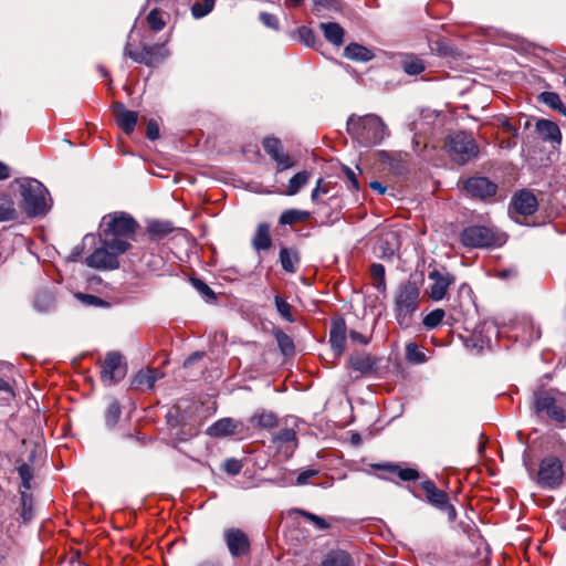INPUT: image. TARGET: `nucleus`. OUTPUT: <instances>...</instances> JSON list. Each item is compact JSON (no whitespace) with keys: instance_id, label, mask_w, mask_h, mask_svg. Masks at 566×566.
<instances>
[{"instance_id":"1","label":"nucleus","mask_w":566,"mask_h":566,"mask_svg":"<svg viewBox=\"0 0 566 566\" xmlns=\"http://www.w3.org/2000/svg\"><path fill=\"white\" fill-rule=\"evenodd\" d=\"M138 223L128 213L116 211L103 217L99 224V241L117 252H126L135 237Z\"/></svg>"},{"instance_id":"2","label":"nucleus","mask_w":566,"mask_h":566,"mask_svg":"<svg viewBox=\"0 0 566 566\" xmlns=\"http://www.w3.org/2000/svg\"><path fill=\"white\" fill-rule=\"evenodd\" d=\"M347 133L360 146L371 147L380 144L388 135L387 126L375 114L357 116L352 114L346 123Z\"/></svg>"},{"instance_id":"3","label":"nucleus","mask_w":566,"mask_h":566,"mask_svg":"<svg viewBox=\"0 0 566 566\" xmlns=\"http://www.w3.org/2000/svg\"><path fill=\"white\" fill-rule=\"evenodd\" d=\"M22 198V208L29 217H38L46 213L51 208V198L42 182L34 178L17 179Z\"/></svg>"},{"instance_id":"4","label":"nucleus","mask_w":566,"mask_h":566,"mask_svg":"<svg viewBox=\"0 0 566 566\" xmlns=\"http://www.w3.org/2000/svg\"><path fill=\"white\" fill-rule=\"evenodd\" d=\"M420 290L416 282L407 281L398 286L395 296V317L402 328H408L419 308Z\"/></svg>"},{"instance_id":"5","label":"nucleus","mask_w":566,"mask_h":566,"mask_svg":"<svg viewBox=\"0 0 566 566\" xmlns=\"http://www.w3.org/2000/svg\"><path fill=\"white\" fill-rule=\"evenodd\" d=\"M446 149L449 157L459 165L469 163L479 154L476 142L464 132L450 135L446 142Z\"/></svg>"},{"instance_id":"6","label":"nucleus","mask_w":566,"mask_h":566,"mask_svg":"<svg viewBox=\"0 0 566 566\" xmlns=\"http://www.w3.org/2000/svg\"><path fill=\"white\" fill-rule=\"evenodd\" d=\"M532 479L539 488L545 490H555L560 486L564 480V468L560 459L555 455L542 459Z\"/></svg>"},{"instance_id":"7","label":"nucleus","mask_w":566,"mask_h":566,"mask_svg":"<svg viewBox=\"0 0 566 566\" xmlns=\"http://www.w3.org/2000/svg\"><path fill=\"white\" fill-rule=\"evenodd\" d=\"M495 232L484 226H470L460 233V242L467 248H489L496 244Z\"/></svg>"},{"instance_id":"8","label":"nucleus","mask_w":566,"mask_h":566,"mask_svg":"<svg viewBox=\"0 0 566 566\" xmlns=\"http://www.w3.org/2000/svg\"><path fill=\"white\" fill-rule=\"evenodd\" d=\"M126 370V364L123 363L120 354L108 353L102 365L101 379L104 385H114L125 377Z\"/></svg>"},{"instance_id":"9","label":"nucleus","mask_w":566,"mask_h":566,"mask_svg":"<svg viewBox=\"0 0 566 566\" xmlns=\"http://www.w3.org/2000/svg\"><path fill=\"white\" fill-rule=\"evenodd\" d=\"M123 253L101 243V247L86 258V264L98 270H115L119 268L118 256Z\"/></svg>"},{"instance_id":"10","label":"nucleus","mask_w":566,"mask_h":566,"mask_svg":"<svg viewBox=\"0 0 566 566\" xmlns=\"http://www.w3.org/2000/svg\"><path fill=\"white\" fill-rule=\"evenodd\" d=\"M223 539L232 557L248 555L251 548L249 536L240 528L230 527L224 530Z\"/></svg>"},{"instance_id":"11","label":"nucleus","mask_w":566,"mask_h":566,"mask_svg":"<svg viewBox=\"0 0 566 566\" xmlns=\"http://www.w3.org/2000/svg\"><path fill=\"white\" fill-rule=\"evenodd\" d=\"M534 411L536 415L546 413L552 420L556 422L565 421L564 410L556 403L554 397L541 392L534 396Z\"/></svg>"},{"instance_id":"12","label":"nucleus","mask_w":566,"mask_h":566,"mask_svg":"<svg viewBox=\"0 0 566 566\" xmlns=\"http://www.w3.org/2000/svg\"><path fill=\"white\" fill-rule=\"evenodd\" d=\"M464 189L472 197L486 199L496 193L497 186L486 177H472L464 182Z\"/></svg>"},{"instance_id":"13","label":"nucleus","mask_w":566,"mask_h":566,"mask_svg":"<svg viewBox=\"0 0 566 566\" xmlns=\"http://www.w3.org/2000/svg\"><path fill=\"white\" fill-rule=\"evenodd\" d=\"M511 206L521 216H532L537 210L538 201L532 191L523 189L513 196Z\"/></svg>"},{"instance_id":"14","label":"nucleus","mask_w":566,"mask_h":566,"mask_svg":"<svg viewBox=\"0 0 566 566\" xmlns=\"http://www.w3.org/2000/svg\"><path fill=\"white\" fill-rule=\"evenodd\" d=\"M429 279L433 281L430 286V298L433 301H441L449 289V286L454 282V276L448 272H440L438 270H433L429 273Z\"/></svg>"},{"instance_id":"15","label":"nucleus","mask_w":566,"mask_h":566,"mask_svg":"<svg viewBox=\"0 0 566 566\" xmlns=\"http://www.w3.org/2000/svg\"><path fill=\"white\" fill-rule=\"evenodd\" d=\"M346 332L347 327L343 318H337L332 322L329 329V344L335 357H340L345 350Z\"/></svg>"},{"instance_id":"16","label":"nucleus","mask_w":566,"mask_h":566,"mask_svg":"<svg viewBox=\"0 0 566 566\" xmlns=\"http://www.w3.org/2000/svg\"><path fill=\"white\" fill-rule=\"evenodd\" d=\"M113 108L117 125L127 135L132 134L137 125L138 113L126 109L124 104L120 102H116Z\"/></svg>"},{"instance_id":"17","label":"nucleus","mask_w":566,"mask_h":566,"mask_svg":"<svg viewBox=\"0 0 566 566\" xmlns=\"http://www.w3.org/2000/svg\"><path fill=\"white\" fill-rule=\"evenodd\" d=\"M535 127L544 142L556 146L562 144V132L555 122L542 118L536 122Z\"/></svg>"},{"instance_id":"18","label":"nucleus","mask_w":566,"mask_h":566,"mask_svg":"<svg viewBox=\"0 0 566 566\" xmlns=\"http://www.w3.org/2000/svg\"><path fill=\"white\" fill-rule=\"evenodd\" d=\"M169 54L166 44H151L143 46V57L139 59V63L148 66H155L160 64Z\"/></svg>"},{"instance_id":"19","label":"nucleus","mask_w":566,"mask_h":566,"mask_svg":"<svg viewBox=\"0 0 566 566\" xmlns=\"http://www.w3.org/2000/svg\"><path fill=\"white\" fill-rule=\"evenodd\" d=\"M421 488L426 493L427 502L440 510L442 506H446V503L449 501V495L437 488L433 481L426 480L421 482Z\"/></svg>"},{"instance_id":"20","label":"nucleus","mask_w":566,"mask_h":566,"mask_svg":"<svg viewBox=\"0 0 566 566\" xmlns=\"http://www.w3.org/2000/svg\"><path fill=\"white\" fill-rule=\"evenodd\" d=\"M163 377L164 373L158 368L142 369L135 375L133 385L138 389H153L155 382Z\"/></svg>"},{"instance_id":"21","label":"nucleus","mask_w":566,"mask_h":566,"mask_svg":"<svg viewBox=\"0 0 566 566\" xmlns=\"http://www.w3.org/2000/svg\"><path fill=\"white\" fill-rule=\"evenodd\" d=\"M238 422L231 418H222L213 422L208 429L207 434L213 438H224L235 433Z\"/></svg>"},{"instance_id":"22","label":"nucleus","mask_w":566,"mask_h":566,"mask_svg":"<svg viewBox=\"0 0 566 566\" xmlns=\"http://www.w3.org/2000/svg\"><path fill=\"white\" fill-rule=\"evenodd\" d=\"M319 29L327 42L334 46H342L344 44L345 30L339 23L336 22H322Z\"/></svg>"},{"instance_id":"23","label":"nucleus","mask_w":566,"mask_h":566,"mask_svg":"<svg viewBox=\"0 0 566 566\" xmlns=\"http://www.w3.org/2000/svg\"><path fill=\"white\" fill-rule=\"evenodd\" d=\"M249 422L253 428L270 430L277 426L279 420L274 412L260 409L250 417Z\"/></svg>"},{"instance_id":"24","label":"nucleus","mask_w":566,"mask_h":566,"mask_svg":"<svg viewBox=\"0 0 566 566\" xmlns=\"http://www.w3.org/2000/svg\"><path fill=\"white\" fill-rule=\"evenodd\" d=\"M374 469L382 470L389 473L397 474L401 481H416L419 479V472L412 468H402L399 464L386 463V464H374Z\"/></svg>"},{"instance_id":"25","label":"nucleus","mask_w":566,"mask_h":566,"mask_svg":"<svg viewBox=\"0 0 566 566\" xmlns=\"http://www.w3.org/2000/svg\"><path fill=\"white\" fill-rule=\"evenodd\" d=\"M252 247L255 251H265L272 247L270 224L262 222L256 227L252 238Z\"/></svg>"},{"instance_id":"26","label":"nucleus","mask_w":566,"mask_h":566,"mask_svg":"<svg viewBox=\"0 0 566 566\" xmlns=\"http://www.w3.org/2000/svg\"><path fill=\"white\" fill-rule=\"evenodd\" d=\"M344 56L356 62H368L375 57V54L368 48L354 42L344 49Z\"/></svg>"},{"instance_id":"27","label":"nucleus","mask_w":566,"mask_h":566,"mask_svg":"<svg viewBox=\"0 0 566 566\" xmlns=\"http://www.w3.org/2000/svg\"><path fill=\"white\" fill-rule=\"evenodd\" d=\"M350 367L361 374H368L376 369L375 359L368 354H355L349 357Z\"/></svg>"},{"instance_id":"28","label":"nucleus","mask_w":566,"mask_h":566,"mask_svg":"<svg viewBox=\"0 0 566 566\" xmlns=\"http://www.w3.org/2000/svg\"><path fill=\"white\" fill-rule=\"evenodd\" d=\"M33 305L41 313L50 312L55 306V297L48 289L39 290L34 296Z\"/></svg>"},{"instance_id":"29","label":"nucleus","mask_w":566,"mask_h":566,"mask_svg":"<svg viewBox=\"0 0 566 566\" xmlns=\"http://www.w3.org/2000/svg\"><path fill=\"white\" fill-rule=\"evenodd\" d=\"M280 262L285 272L295 273L300 263L297 251L294 249L282 248L280 250Z\"/></svg>"},{"instance_id":"30","label":"nucleus","mask_w":566,"mask_h":566,"mask_svg":"<svg viewBox=\"0 0 566 566\" xmlns=\"http://www.w3.org/2000/svg\"><path fill=\"white\" fill-rule=\"evenodd\" d=\"M322 566H354V562L348 553L339 549L328 553Z\"/></svg>"},{"instance_id":"31","label":"nucleus","mask_w":566,"mask_h":566,"mask_svg":"<svg viewBox=\"0 0 566 566\" xmlns=\"http://www.w3.org/2000/svg\"><path fill=\"white\" fill-rule=\"evenodd\" d=\"M311 217V213L305 210L287 209L284 210L279 219L282 226H292L294 223L306 221Z\"/></svg>"},{"instance_id":"32","label":"nucleus","mask_w":566,"mask_h":566,"mask_svg":"<svg viewBox=\"0 0 566 566\" xmlns=\"http://www.w3.org/2000/svg\"><path fill=\"white\" fill-rule=\"evenodd\" d=\"M311 174L306 170L295 174L289 181L287 190L284 191L286 196L296 195L310 180Z\"/></svg>"},{"instance_id":"33","label":"nucleus","mask_w":566,"mask_h":566,"mask_svg":"<svg viewBox=\"0 0 566 566\" xmlns=\"http://www.w3.org/2000/svg\"><path fill=\"white\" fill-rule=\"evenodd\" d=\"M539 101L548 107L557 111L560 115L566 116V106L562 102L559 95L555 92H543Z\"/></svg>"},{"instance_id":"34","label":"nucleus","mask_w":566,"mask_h":566,"mask_svg":"<svg viewBox=\"0 0 566 566\" xmlns=\"http://www.w3.org/2000/svg\"><path fill=\"white\" fill-rule=\"evenodd\" d=\"M274 337L277 346L284 356L292 355L294 353V342L290 335L284 333L282 329L274 331Z\"/></svg>"},{"instance_id":"35","label":"nucleus","mask_w":566,"mask_h":566,"mask_svg":"<svg viewBox=\"0 0 566 566\" xmlns=\"http://www.w3.org/2000/svg\"><path fill=\"white\" fill-rule=\"evenodd\" d=\"M402 69L409 75H418L424 71V64L421 59L407 55L402 61Z\"/></svg>"},{"instance_id":"36","label":"nucleus","mask_w":566,"mask_h":566,"mask_svg":"<svg viewBox=\"0 0 566 566\" xmlns=\"http://www.w3.org/2000/svg\"><path fill=\"white\" fill-rule=\"evenodd\" d=\"M274 443L279 447H283L285 444H293V448L297 446L296 432L292 428L281 429L273 438Z\"/></svg>"},{"instance_id":"37","label":"nucleus","mask_w":566,"mask_h":566,"mask_svg":"<svg viewBox=\"0 0 566 566\" xmlns=\"http://www.w3.org/2000/svg\"><path fill=\"white\" fill-rule=\"evenodd\" d=\"M21 496V516L24 522H29L33 517V499L32 494L25 492V490H20Z\"/></svg>"},{"instance_id":"38","label":"nucleus","mask_w":566,"mask_h":566,"mask_svg":"<svg viewBox=\"0 0 566 566\" xmlns=\"http://www.w3.org/2000/svg\"><path fill=\"white\" fill-rule=\"evenodd\" d=\"M370 275L375 281V287L384 292L386 290L385 266L380 263H373L370 265Z\"/></svg>"},{"instance_id":"39","label":"nucleus","mask_w":566,"mask_h":566,"mask_svg":"<svg viewBox=\"0 0 566 566\" xmlns=\"http://www.w3.org/2000/svg\"><path fill=\"white\" fill-rule=\"evenodd\" d=\"M406 358L411 364H423L427 360L424 353L416 343H409L406 346Z\"/></svg>"},{"instance_id":"40","label":"nucleus","mask_w":566,"mask_h":566,"mask_svg":"<svg viewBox=\"0 0 566 566\" xmlns=\"http://www.w3.org/2000/svg\"><path fill=\"white\" fill-rule=\"evenodd\" d=\"M18 218V211L11 199L0 201V222L13 221Z\"/></svg>"},{"instance_id":"41","label":"nucleus","mask_w":566,"mask_h":566,"mask_svg":"<svg viewBox=\"0 0 566 566\" xmlns=\"http://www.w3.org/2000/svg\"><path fill=\"white\" fill-rule=\"evenodd\" d=\"M274 303L280 316L289 323H294L295 318L292 314V306L280 295L274 296Z\"/></svg>"},{"instance_id":"42","label":"nucleus","mask_w":566,"mask_h":566,"mask_svg":"<svg viewBox=\"0 0 566 566\" xmlns=\"http://www.w3.org/2000/svg\"><path fill=\"white\" fill-rule=\"evenodd\" d=\"M17 470L21 479L20 490H25V492H29L31 490V481L33 480L32 467L28 463H22L17 468Z\"/></svg>"},{"instance_id":"43","label":"nucleus","mask_w":566,"mask_h":566,"mask_svg":"<svg viewBox=\"0 0 566 566\" xmlns=\"http://www.w3.org/2000/svg\"><path fill=\"white\" fill-rule=\"evenodd\" d=\"M191 284L198 291V293L205 298L206 302L211 303L217 300L213 290L210 286H208L202 280L191 279Z\"/></svg>"},{"instance_id":"44","label":"nucleus","mask_w":566,"mask_h":566,"mask_svg":"<svg viewBox=\"0 0 566 566\" xmlns=\"http://www.w3.org/2000/svg\"><path fill=\"white\" fill-rule=\"evenodd\" d=\"M120 406L118 403V401L116 400H113L107 409H106V412H105V422H106V426L108 428H113L115 427V424L117 423V421L119 420V417H120Z\"/></svg>"},{"instance_id":"45","label":"nucleus","mask_w":566,"mask_h":566,"mask_svg":"<svg viewBox=\"0 0 566 566\" xmlns=\"http://www.w3.org/2000/svg\"><path fill=\"white\" fill-rule=\"evenodd\" d=\"M444 315L446 313L442 308H436L424 316L422 324L426 328L433 329L440 325Z\"/></svg>"},{"instance_id":"46","label":"nucleus","mask_w":566,"mask_h":566,"mask_svg":"<svg viewBox=\"0 0 566 566\" xmlns=\"http://www.w3.org/2000/svg\"><path fill=\"white\" fill-rule=\"evenodd\" d=\"M172 231L170 222L154 221L148 226L149 234L158 238H163Z\"/></svg>"},{"instance_id":"47","label":"nucleus","mask_w":566,"mask_h":566,"mask_svg":"<svg viewBox=\"0 0 566 566\" xmlns=\"http://www.w3.org/2000/svg\"><path fill=\"white\" fill-rule=\"evenodd\" d=\"M213 6V0H203L202 2H196L191 7V13L196 19L203 18L212 11Z\"/></svg>"},{"instance_id":"48","label":"nucleus","mask_w":566,"mask_h":566,"mask_svg":"<svg viewBox=\"0 0 566 566\" xmlns=\"http://www.w3.org/2000/svg\"><path fill=\"white\" fill-rule=\"evenodd\" d=\"M263 148L265 153L271 157H277V155L283 150L281 140L275 137H266L262 142Z\"/></svg>"},{"instance_id":"49","label":"nucleus","mask_w":566,"mask_h":566,"mask_svg":"<svg viewBox=\"0 0 566 566\" xmlns=\"http://www.w3.org/2000/svg\"><path fill=\"white\" fill-rule=\"evenodd\" d=\"M300 515L311 522L317 530L324 531L331 527V524L322 516L315 515L304 510L296 511Z\"/></svg>"},{"instance_id":"50","label":"nucleus","mask_w":566,"mask_h":566,"mask_svg":"<svg viewBox=\"0 0 566 566\" xmlns=\"http://www.w3.org/2000/svg\"><path fill=\"white\" fill-rule=\"evenodd\" d=\"M296 34L298 38V41L302 42L304 45L312 48L315 44V34L314 31L308 27H300L296 30Z\"/></svg>"},{"instance_id":"51","label":"nucleus","mask_w":566,"mask_h":566,"mask_svg":"<svg viewBox=\"0 0 566 566\" xmlns=\"http://www.w3.org/2000/svg\"><path fill=\"white\" fill-rule=\"evenodd\" d=\"M147 22L151 30L158 32L163 30L166 22L161 18V12L158 9H153L147 15Z\"/></svg>"},{"instance_id":"52","label":"nucleus","mask_w":566,"mask_h":566,"mask_svg":"<svg viewBox=\"0 0 566 566\" xmlns=\"http://www.w3.org/2000/svg\"><path fill=\"white\" fill-rule=\"evenodd\" d=\"M272 159L277 164V172H282L283 170L292 168L295 164L294 160L283 150L277 155V157H274Z\"/></svg>"},{"instance_id":"53","label":"nucleus","mask_w":566,"mask_h":566,"mask_svg":"<svg viewBox=\"0 0 566 566\" xmlns=\"http://www.w3.org/2000/svg\"><path fill=\"white\" fill-rule=\"evenodd\" d=\"M222 469L230 475H237L241 472L242 463L238 459L230 458L223 462Z\"/></svg>"},{"instance_id":"54","label":"nucleus","mask_w":566,"mask_h":566,"mask_svg":"<svg viewBox=\"0 0 566 566\" xmlns=\"http://www.w3.org/2000/svg\"><path fill=\"white\" fill-rule=\"evenodd\" d=\"M77 297L82 301V303H84L85 305H88V306H106L107 305V302H105L104 300L95 296V295H92V294H78Z\"/></svg>"},{"instance_id":"55","label":"nucleus","mask_w":566,"mask_h":566,"mask_svg":"<svg viewBox=\"0 0 566 566\" xmlns=\"http://www.w3.org/2000/svg\"><path fill=\"white\" fill-rule=\"evenodd\" d=\"M259 19L265 27L271 28L273 30L279 29V20L274 14L261 12Z\"/></svg>"},{"instance_id":"56","label":"nucleus","mask_w":566,"mask_h":566,"mask_svg":"<svg viewBox=\"0 0 566 566\" xmlns=\"http://www.w3.org/2000/svg\"><path fill=\"white\" fill-rule=\"evenodd\" d=\"M146 136L150 140H156L159 138L160 134H159V125H158L157 120L150 119L147 123Z\"/></svg>"},{"instance_id":"57","label":"nucleus","mask_w":566,"mask_h":566,"mask_svg":"<svg viewBox=\"0 0 566 566\" xmlns=\"http://www.w3.org/2000/svg\"><path fill=\"white\" fill-rule=\"evenodd\" d=\"M314 4L317 10H319V9L338 10L340 7L339 0H314Z\"/></svg>"},{"instance_id":"58","label":"nucleus","mask_w":566,"mask_h":566,"mask_svg":"<svg viewBox=\"0 0 566 566\" xmlns=\"http://www.w3.org/2000/svg\"><path fill=\"white\" fill-rule=\"evenodd\" d=\"M316 474L317 471L314 469L305 470L297 475L296 484L304 485L310 481L311 478L315 476Z\"/></svg>"},{"instance_id":"59","label":"nucleus","mask_w":566,"mask_h":566,"mask_svg":"<svg viewBox=\"0 0 566 566\" xmlns=\"http://www.w3.org/2000/svg\"><path fill=\"white\" fill-rule=\"evenodd\" d=\"M323 184H324L323 179L319 178L316 182V187L312 191V195H311L312 201L317 202L319 196L322 193L327 192V189L323 187Z\"/></svg>"},{"instance_id":"60","label":"nucleus","mask_w":566,"mask_h":566,"mask_svg":"<svg viewBox=\"0 0 566 566\" xmlns=\"http://www.w3.org/2000/svg\"><path fill=\"white\" fill-rule=\"evenodd\" d=\"M344 171H345V175H346L348 181L350 182V188L353 190H358L359 184H358L356 174L348 167H346Z\"/></svg>"},{"instance_id":"61","label":"nucleus","mask_w":566,"mask_h":566,"mask_svg":"<svg viewBox=\"0 0 566 566\" xmlns=\"http://www.w3.org/2000/svg\"><path fill=\"white\" fill-rule=\"evenodd\" d=\"M501 127L503 128L504 132L512 134L514 138L517 137V129L511 124V122L507 118H503L501 120Z\"/></svg>"},{"instance_id":"62","label":"nucleus","mask_w":566,"mask_h":566,"mask_svg":"<svg viewBox=\"0 0 566 566\" xmlns=\"http://www.w3.org/2000/svg\"><path fill=\"white\" fill-rule=\"evenodd\" d=\"M349 337L352 340L357 342L363 345H367L369 343V338L367 336H365L356 331H352L349 333Z\"/></svg>"},{"instance_id":"63","label":"nucleus","mask_w":566,"mask_h":566,"mask_svg":"<svg viewBox=\"0 0 566 566\" xmlns=\"http://www.w3.org/2000/svg\"><path fill=\"white\" fill-rule=\"evenodd\" d=\"M205 356V353L203 352H196L193 354H191L184 363V366L185 367H190L192 366L195 363H197L198 360H200L202 357Z\"/></svg>"},{"instance_id":"64","label":"nucleus","mask_w":566,"mask_h":566,"mask_svg":"<svg viewBox=\"0 0 566 566\" xmlns=\"http://www.w3.org/2000/svg\"><path fill=\"white\" fill-rule=\"evenodd\" d=\"M440 511H443L448 514V517L450 521H454L457 518V511L455 507L449 503V501L446 503V506H442Z\"/></svg>"}]
</instances>
